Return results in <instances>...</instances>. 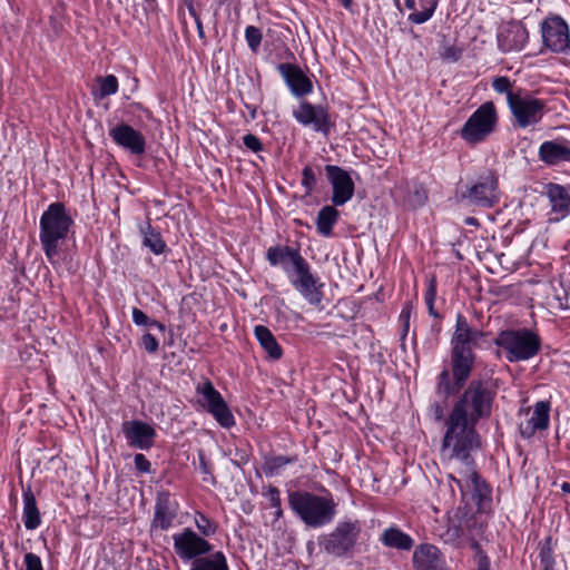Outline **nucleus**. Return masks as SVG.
<instances>
[{
    "mask_svg": "<svg viewBox=\"0 0 570 570\" xmlns=\"http://www.w3.org/2000/svg\"><path fill=\"white\" fill-rule=\"evenodd\" d=\"M198 460H199V471L204 475L203 480L205 482H210L212 484H215V478L212 473V466L209 462L207 461L205 453L203 451L198 452Z\"/></svg>",
    "mask_w": 570,
    "mask_h": 570,
    "instance_id": "45",
    "label": "nucleus"
},
{
    "mask_svg": "<svg viewBox=\"0 0 570 570\" xmlns=\"http://www.w3.org/2000/svg\"><path fill=\"white\" fill-rule=\"evenodd\" d=\"M185 4L193 17H196V10L194 8V0H185Z\"/></svg>",
    "mask_w": 570,
    "mask_h": 570,
    "instance_id": "55",
    "label": "nucleus"
},
{
    "mask_svg": "<svg viewBox=\"0 0 570 570\" xmlns=\"http://www.w3.org/2000/svg\"><path fill=\"white\" fill-rule=\"evenodd\" d=\"M317 179L316 174L312 166H305L302 170V186L306 195H311L316 188Z\"/></svg>",
    "mask_w": 570,
    "mask_h": 570,
    "instance_id": "41",
    "label": "nucleus"
},
{
    "mask_svg": "<svg viewBox=\"0 0 570 570\" xmlns=\"http://www.w3.org/2000/svg\"><path fill=\"white\" fill-rule=\"evenodd\" d=\"M324 171L332 186V203L334 206H343L354 196V181L351 175L340 166L326 165Z\"/></svg>",
    "mask_w": 570,
    "mask_h": 570,
    "instance_id": "13",
    "label": "nucleus"
},
{
    "mask_svg": "<svg viewBox=\"0 0 570 570\" xmlns=\"http://www.w3.org/2000/svg\"><path fill=\"white\" fill-rule=\"evenodd\" d=\"M492 87L498 94L507 95V102L509 104L510 95H519L520 92H513L511 87L512 83L508 77H495L492 80Z\"/></svg>",
    "mask_w": 570,
    "mask_h": 570,
    "instance_id": "44",
    "label": "nucleus"
},
{
    "mask_svg": "<svg viewBox=\"0 0 570 570\" xmlns=\"http://www.w3.org/2000/svg\"><path fill=\"white\" fill-rule=\"evenodd\" d=\"M498 114L492 101L482 104L460 129L461 138L469 145L484 141L495 129Z\"/></svg>",
    "mask_w": 570,
    "mask_h": 570,
    "instance_id": "8",
    "label": "nucleus"
},
{
    "mask_svg": "<svg viewBox=\"0 0 570 570\" xmlns=\"http://www.w3.org/2000/svg\"><path fill=\"white\" fill-rule=\"evenodd\" d=\"M345 8H348L352 3L351 0H342Z\"/></svg>",
    "mask_w": 570,
    "mask_h": 570,
    "instance_id": "60",
    "label": "nucleus"
},
{
    "mask_svg": "<svg viewBox=\"0 0 570 570\" xmlns=\"http://www.w3.org/2000/svg\"><path fill=\"white\" fill-rule=\"evenodd\" d=\"M460 203L481 208H491L500 202L499 180L495 173L487 170L456 195Z\"/></svg>",
    "mask_w": 570,
    "mask_h": 570,
    "instance_id": "7",
    "label": "nucleus"
},
{
    "mask_svg": "<svg viewBox=\"0 0 570 570\" xmlns=\"http://www.w3.org/2000/svg\"><path fill=\"white\" fill-rule=\"evenodd\" d=\"M462 51L455 46H446L441 52V57L449 61H458L461 57Z\"/></svg>",
    "mask_w": 570,
    "mask_h": 570,
    "instance_id": "52",
    "label": "nucleus"
},
{
    "mask_svg": "<svg viewBox=\"0 0 570 570\" xmlns=\"http://www.w3.org/2000/svg\"><path fill=\"white\" fill-rule=\"evenodd\" d=\"M266 259L272 266H281L288 277L293 276L291 274V266L296 273L307 263L298 248L284 245L269 247L266 252Z\"/></svg>",
    "mask_w": 570,
    "mask_h": 570,
    "instance_id": "16",
    "label": "nucleus"
},
{
    "mask_svg": "<svg viewBox=\"0 0 570 570\" xmlns=\"http://www.w3.org/2000/svg\"><path fill=\"white\" fill-rule=\"evenodd\" d=\"M543 45L552 52H563L570 47V33L561 17H549L541 23Z\"/></svg>",
    "mask_w": 570,
    "mask_h": 570,
    "instance_id": "12",
    "label": "nucleus"
},
{
    "mask_svg": "<svg viewBox=\"0 0 570 570\" xmlns=\"http://www.w3.org/2000/svg\"><path fill=\"white\" fill-rule=\"evenodd\" d=\"M150 326H155V327H157L161 332L165 331V325L163 323L158 322V321H155V320H153Z\"/></svg>",
    "mask_w": 570,
    "mask_h": 570,
    "instance_id": "57",
    "label": "nucleus"
},
{
    "mask_svg": "<svg viewBox=\"0 0 570 570\" xmlns=\"http://www.w3.org/2000/svg\"><path fill=\"white\" fill-rule=\"evenodd\" d=\"M179 504L168 491L157 493L151 527L167 530L177 517Z\"/></svg>",
    "mask_w": 570,
    "mask_h": 570,
    "instance_id": "20",
    "label": "nucleus"
},
{
    "mask_svg": "<svg viewBox=\"0 0 570 570\" xmlns=\"http://www.w3.org/2000/svg\"><path fill=\"white\" fill-rule=\"evenodd\" d=\"M338 217L340 213L334 205H326L322 207L316 217V228L318 234L325 237L331 236L333 226L337 223Z\"/></svg>",
    "mask_w": 570,
    "mask_h": 570,
    "instance_id": "33",
    "label": "nucleus"
},
{
    "mask_svg": "<svg viewBox=\"0 0 570 570\" xmlns=\"http://www.w3.org/2000/svg\"><path fill=\"white\" fill-rule=\"evenodd\" d=\"M293 462H295L294 458L285 455L269 456L265 459L262 469L266 476H274L279 473L281 469Z\"/></svg>",
    "mask_w": 570,
    "mask_h": 570,
    "instance_id": "37",
    "label": "nucleus"
},
{
    "mask_svg": "<svg viewBox=\"0 0 570 570\" xmlns=\"http://www.w3.org/2000/svg\"><path fill=\"white\" fill-rule=\"evenodd\" d=\"M189 570H229V567L225 554L217 551L207 557L202 556L195 559Z\"/></svg>",
    "mask_w": 570,
    "mask_h": 570,
    "instance_id": "34",
    "label": "nucleus"
},
{
    "mask_svg": "<svg viewBox=\"0 0 570 570\" xmlns=\"http://www.w3.org/2000/svg\"><path fill=\"white\" fill-rule=\"evenodd\" d=\"M121 430L128 444L135 449L149 450L155 443L156 430L146 422L126 421L122 423Z\"/></svg>",
    "mask_w": 570,
    "mask_h": 570,
    "instance_id": "17",
    "label": "nucleus"
},
{
    "mask_svg": "<svg viewBox=\"0 0 570 570\" xmlns=\"http://www.w3.org/2000/svg\"><path fill=\"white\" fill-rule=\"evenodd\" d=\"M361 530L358 520L340 521L331 532L318 537V546L322 551L332 557H347L357 544Z\"/></svg>",
    "mask_w": 570,
    "mask_h": 570,
    "instance_id": "5",
    "label": "nucleus"
},
{
    "mask_svg": "<svg viewBox=\"0 0 570 570\" xmlns=\"http://www.w3.org/2000/svg\"><path fill=\"white\" fill-rule=\"evenodd\" d=\"M509 108L517 125L527 128L538 124L544 114L546 102L528 94L510 95Z\"/></svg>",
    "mask_w": 570,
    "mask_h": 570,
    "instance_id": "10",
    "label": "nucleus"
},
{
    "mask_svg": "<svg viewBox=\"0 0 570 570\" xmlns=\"http://www.w3.org/2000/svg\"><path fill=\"white\" fill-rule=\"evenodd\" d=\"M465 223H466L468 225H474V226H475V225H478V219H476V218H474V217H468V218L465 219Z\"/></svg>",
    "mask_w": 570,
    "mask_h": 570,
    "instance_id": "59",
    "label": "nucleus"
},
{
    "mask_svg": "<svg viewBox=\"0 0 570 570\" xmlns=\"http://www.w3.org/2000/svg\"><path fill=\"white\" fill-rule=\"evenodd\" d=\"M265 495L268 498L271 508L275 510V521L279 520L283 517L281 491L278 490V488L269 485Z\"/></svg>",
    "mask_w": 570,
    "mask_h": 570,
    "instance_id": "39",
    "label": "nucleus"
},
{
    "mask_svg": "<svg viewBox=\"0 0 570 570\" xmlns=\"http://www.w3.org/2000/svg\"><path fill=\"white\" fill-rule=\"evenodd\" d=\"M288 505L308 528L320 529L331 524L337 514V502L331 492L316 494L304 490L288 491Z\"/></svg>",
    "mask_w": 570,
    "mask_h": 570,
    "instance_id": "2",
    "label": "nucleus"
},
{
    "mask_svg": "<svg viewBox=\"0 0 570 570\" xmlns=\"http://www.w3.org/2000/svg\"><path fill=\"white\" fill-rule=\"evenodd\" d=\"M451 382L450 372L448 370H443L439 375V381L436 385V393L446 400L450 395L455 394L461 390L463 385H458L456 381Z\"/></svg>",
    "mask_w": 570,
    "mask_h": 570,
    "instance_id": "36",
    "label": "nucleus"
},
{
    "mask_svg": "<svg viewBox=\"0 0 570 570\" xmlns=\"http://www.w3.org/2000/svg\"><path fill=\"white\" fill-rule=\"evenodd\" d=\"M142 245L148 247L155 255H160L167 248L161 234L149 223L141 228Z\"/></svg>",
    "mask_w": 570,
    "mask_h": 570,
    "instance_id": "35",
    "label": "nucleus"
},
{
    "mask_svg": "<svg viewBox=\"0 0 570 570\" xmlns=\"http://www.w3.org/2000/svg\"><path fill=\"white\" fill-rule=\"evenodd\" d=\"M110 138L130 154L140 156L146 151L144 135L127 124H119L109 130Z\"/></svg>",
    "mask_w": 570,
    "mask_h": 570,
    "instance_id": "18",
    "label": "nucleus"
},
{
    "mask_svg": "<svg viewBox=\"0 0 570 570\" xmlns=\"http://www.w3.org/2000/svg\"><path fill=\"white\" fill-rule=\"evenodd\" d=\"M478 570H490V561L488 557H481L478 563Z\"/></svg>",
    "mask_w": 570,
    "mask_h": 570,
    "instance_id": "53",
    "label": "nucleus"
},
{
    "mask_svg": "<svg viewBox=\"0 0 570 570\" xmlns=\"http://www.w3.org/2000/svg\"><path fill=\"white\" fill-rule=\"evenodd\" d=\"M497 392L488 380H473L459 396L450 413L478 424L491 416Z\"/></svg>",
    "mask_w": 570,
    "mask_h": 570,
    "instance_id": "4",
    "label": "nucleus"
},
{
    "mask_svg": "<svg viewBox=\"0 0 570 570\" xmlns=\"http://www.w3.org/2000/svg\"><path fill=\"white\" fill-rule=\"evenodd\" d=\"M295 120L305 126L312 127L317 132L328 134L331 130V120L328 111L322 105H313L306 100L299 102L298 107L293 110Z\"/></svg>",
    "mask_w": 570,
    "mask_h": 570,
    "instance_id": "14",
    "label": "nucleus"
},
{
    "mask_svg": "<svg viewBox=\"0 0 570 570\" xmlns=\"http://www.w3.org/2000/svg\"><path fill=\"white\" fill-rule=\"evenodd\" d=\"M495 344L503 348L510 362L527 361L538 354L541 341L530 330L503 331L495 340Z\"/></svg>",
    "mask_w": 570,
    "mask_h": 570,
    "instance_id": "6",
    "label": "nucleus"
},
{
    "mask_svg": "<svg viewBox=\"0 0 570 570\" xmlns=\"http://www.w3.org/2000/svg\"><path fill=\"white\" fill-rule=\"evenodd\" d=\"M444 425L445 433L440 449L441 458L446 462L456 460L462 464L460 471L462 478L449 474V479L458 485L462 493L465 487L480 491L481 479L475 471L472 458V452L481 448L476 424L449 413Z\"/></svg>",
    "mask_w": 570,
    "mask_h": 570,
    "instance_id": "1",
    "label": "nucleus"
},
{
    "mask_svg": "<svg viewBox=\"0 0 570 570\" xmlns=\"http://www.w3.org/2000/svg\"><path fill=\"white\" fill-rule=\"evenodd\" d=\"M475 354L472 347H451V370L458 385H464L474 367Z\"/></svg>",
    "mask_w": 570,
    "mask_h": 570,
    "instance_id": "21",
    "label": "nucleus"
},
{
    "mask_svg": "<svg viewBox=\"0 0 570 570\" xmlns=\"http://www.w3.org/2000/svg\"><path fill=\"white\" fill-rule=\"evenodd\" d=\"M436 297V282L431 279L428 284V288L424 295V301L429 309V314L435 318L440 317L439 313L434 308V302Z\"/></svg>",
    "mask_w": 570,
    "mask_h": 570,
    "instance_id": "43",
    "label": "nucleus"
},
{
    "mask_svg": "<svg viewBox=\"0 0 570 570\" xmlns=\"http://www.w3.org/2000/svg\"><path fill=\"white\" fill-rule=\"evenodd\" d=\"M428 415L435 422L445 421L444 417V405L438 401L431 403L429 406Z\"/></svg>",
    "mask_w": 570,
    "mask_h": 570,
    "instance_id": "46",
    "label": "nucleus"
},
{
    "mask_svg": "<svg viewBox=\"0 0 570 570\" xmlns=\"http://www.w3.org/2000/svg\"><path fill=\"white\" fill-rule=\"evenodd\" d=\"M174 550L184 561H194L212 551V544L190 528L173 535Z\"/></svg>",
    "mask_w": 570,
    "mask_h": 570,
    "instance_id": "11",
    "label": "nucleus"
},
{
    "mask_svg": "<svg viewBox=\"0 0 570 570\" xmlns=\"http://www.w3.org/2000/svg\"><path fill=\"white\" fill-rule=\"evenodd\" d=\"M141 346L146 352L154 354L158 351V340L150 333H146L141 337Z\"/></svg>",
    "mask_w": 570,
    "mask_h": 570,
    "instance_id": "47",
    "label": "nucleus"
},
{
    "mask_svg": "<svg viewBox=\"0 0 570 570\" xmlns=\"http://www.w3.org/2000/svg\"><path fill=\"white\" fill-rule=\"evenodd\" d=\"M561 490L564 493H570V483L569 482H563L562 485H561Z\"/></svg>",
    "mask_w": 570,
    "mask_h": 570,
    "instance_id": "58",
    "label": "nucleus"
},
{
    "mask_svg": "<svg viewBox=\"0 0 570 570\" xmlns=\"http://www.w3.org/2000/svg\"><path fill=\"white\" fill-rule=\"evenodd\" d=\"M276 69L295 97H304L313 91L311 79L298 65L284 62L279 63Z\"/></svg>",
    "mask_w": 570,
    "mask_h": 570,
    "instance_id": "19",
    "label": "nucleus"
},
{
    "mask_svg": "<svg viewBox=\"0 0 570 570\" xmlns=\"http://www.w3.org/2000/svg\"><path fill=\"white\" fill-rule=\"evenodd\" d=\"M254 334L268 357L272 360H279L282 357V347L277 343L269 328L264 325H256L254 328Z\"/></svg>",
    "mask_w": 570,
    "mask_h": 570,
    "instance_id": "31",
    "label": "nucleus"
},
{
    "mask_svg": "<svg viewBox=\"0 0 570 570\" xmlns=\"http://www.w3.org/2000/svg\"><path fill=\"white\" fill-rule=\"evenodd\" d=\"M132 322L138 326H150L153 320H150L141 309L132 308Z\"/></svg>",
    "mask_w": 570,
    "mask_h": 570,
    "instance_id": "51",
    "label": "nucleus"
},
{
    "mask_svg": "<svg viewBox=\"0 0 570 570\" xmlns=\"http://www.w3.org/2000/svg\"><path fill=\"white\" fill-rule=\"evenodd\" d=\"M529 39V32L521 22L505 24L498 35V46L501 51H520Z\"/></svg>",
    "mask_w": 570,
    "mask_h": 570,
    "instance_id": "22",
    "label": "nucleus"
},
{
    "mask_svg": "<svg viewBox=\"0 0 570 570\" xmlns=\"http://www.w3.org/2000/svg\"><path fill=\"white\" fill-rule=\"evenodd\" d=\"M547 195L554 213H559L561 216L570 213V195L563 186L549 184Z\"/></svg>",
    "mask_w": 570,
    "mask_h": 570,
    "instance_id": "30",
    "label": "nucleus"
},
{
    "mask_svg": "<svg viewBox=\"0 0 570 570\" xmlns=\"http://www.w3.org/2000/svg\"><path fill=\"white\" fill-rule=\"evenodd\" d=\"M243 142L246 146V148H248L249 150H252L254 153L261 151L263 149V145H262L261 140L255 135H252V134L245 135L243 137Z\"/></svg>",
    "mask_w": 570,
    "mask_h": 570,
    "instance_id": "49",
    "label": "nucleus"
},
{
    "mask_svg": "<svg viewBox=\"0 0 570 570\" xmlns=\"http://www.w3.org/2000/svg\"><path fill=\"white\" fill-rule=\"evenodd\" d=\"M413 566L416 570H441L443 560L440 550L432 544H420L413 553Z\"/></svg>",
    "mask_w": 570,
    "mask_h": 570,
    "instance_id": "26",
    "label": "nucleus"
},
{
    "mask_svg": "<svg viewBox=\"0 0 570 570\" xmlns=\"http://www.w3.org/2000/svg\"><path fill=\"white\" fill-rule=\"evenodd\" d=\"M196 393L202 396L199 404L210 413L223 428H230L235 419L222 394L214 387L209 380L197 384Z\"/></svg>",
    "mask_w": 570,
    "mask_h": 570,
    "instance_id": "9",
    "label": "nucleus"
},
{
    "mask_svg": "<svg viewBox=\"0 0 570 570\" xmlns=\"http://www.w3.org/2000/svg\"><path fill=\"white\" fill-rule=\"evenodd\" d=\"M294 288L311 304L318 306L323 299V284L312 274L311 266L306 263L295 275L289 276Z\"/></svg>",
    "mask_w": 570,
    "mask_h": 570,
    "instance_id": "15",
    "label": "nucleus"
},
{
    "mask_svg": "<svg viewBox=\"0 0 570 570\" xmlns=\"http://www.w3.org/2000/svg\"><path fill=\"white\" fill-rule=\"evenodd\" d=\"M381 541L385 547L403 551H410L414 546V540L409 534L394 527L384 530Z\"/></svg>",
    "mask_w": 570,
    "mask_h": 570,
    "instance_id": "32",
    "label": "nucleus"
},
{
    "mask_svg": "<svg viewBox=\"0 0 570 570\" xmlns=\"http://www.w3.org/2000/svg\"><path fill=\"white\" fill-rule=\"evenodd\" d=\"M400 317L405 321V326L407 327L409 326V318H410V308L409 307L403 308L402 312H401Z\"/></svg>",
    "mask_w": 570,
    "mask_h": 570,
    "instance_id": "54",
    "label": "nucleus"
},
{
    "mask_svg": "<svg viewBox=\"0 0 570 570\" xmlns=\"http://www.w3.org/2000/svg\"><path fill=\"white\" fill-rule=\"evenodd\" d=\"M245 39H246V42H247L248 47L250 48V50L253 52H256L258 50V48L261 47L262 39H263L261 29H258L254 26L246 27Z\"/></svg>",
    "mask_w": 570,
    "mask_h": 570,
    "instance_id": "42",
    "label": "nucleus"
},
{
    "mask_svg": "<svg viewBox=\"0 0 570 570\" xmlns=\"http://www.w3.org/2000/svg\"><path fill=\"white\" fill-rule=\"evenodd\" d=\"M195 524L197 529L200 531V533L205 537H210L215 534L217 530V525L200 512H197L195 514Z\"/></svg>",
    "mask_w": 570,
    "mask_h": 570,
    "instance_id": "40",
    "label": "nucleus"
},
{
    "mask_svg": "<svg viewBox=\"0 0 570 570\" xmlns=\"http://www.w3.org/2000/svg\"><path fill=\"white\" fill-rule=\"evenodd\" d=\"M99 97L105 98L115 95L118 91V79L114 75L98 78Z\"/></svg>",
    "mask_w": 570,
    "mask_h": 570,
    "instance_id": "38",
    "label": "nucleus"
},
{
    "mask_svg": "<svg viewBox=\"0 0 570 570\" xmlns=\"http://www.w3.org/2000/svg\"><path fill=\"white\" fill-rule=\"evenodd\" d=\"M23 513L22 521L27 530H35L41 523L40 512L37 507L35 494L30 485L23 487Z\"/></svg>",
    "mask_w": 570,
    "mask_h": 570,
    "instance_id": "28",
    "label": "nucleus"
},
{
    "mask_svg": "<svg viewBox=\"0 0 570 570\" xmlns=\"http://www.w3.org/2000/svg\"><path fill=\"white\" fill-rule=\"evenodd\" d=\"M194 18H195V21H196V24H197L198 35H199L200 38H203L204 37V29H203L202 21H200L199 17L197 14Z\"/></svg>",
    "mask_w": 570,
    "mask_h": 570,
    "instance_id": "56",
    "label": "nucleus"
},
{
    "mask_svg": "<svg viewBox=\"0 0 570 570\" xmlns=\"http://www.w3.org/2000/svg\"><path fill=\"white\" fill-rule=\"evenodd\" d=\"M73 220L62 203L56 202L42 213L39 222V239L47 259L55 264L60 245L67 239Z\"/></svg>",
    "mask_w": 570,
    "mask_h": 570,
    "instance_id": "3",
    "label": "nucleus"
},
{
    "mask_svg": "<svg viewBox=\"0 0 570 570\" xmlns=\"http://www.w3.org/2000/svg\"><path fill=\"white\" fill-rule=\"evenodd\" d=\"M24 566L26 570H43L41 559L32 552L24 554Z\"/></svg>",
    "mask_w": 570,
    "mask_h": 570,
    "instance_id": "48",
    "label": "nucleus"
},
{
    "mask_svg": "<svg viewBox=\"0 0 570 570\" xmlns=\"http://www.w3.org/2000/svg\"><path fill=\"white\" fill-rule=\"evenodd\" d=\"M538 157L549 166L570 163V141L566 139L546 140L539 147Z\"/></svg>",
    "mask_w": 570,
    "mask_h": 570,
    "instance_id": "24",
    "label": "nucleus"
},
{
    "mask_svg": "<svg viewBox=\"0 0 570 570\" xmlns=\"http://www.w3.org/2000/svg\"><path fill=\"white\" fill-rule=\"evenodd\" d=\"M483 333L472 327L462 314L456 315L455 330L451 338V347H472L476 345Z\"/></svg>",
    "mask_w": 570,
    "mask_h": 570,
    "instance_id": "25",
    "label": "nucleus"
},
{
    "mask_svg": "<svg viewBox=\"0 0 570 570\" xmlns=\"http://www.w3.org/2000/svg\"><path fill=\"white\" fill-rule=\"evenodd\" d=\"M395 200L409 208H417L424 205L428 196L422 184L415 180H401L392 193Z\"/></svg>",
    "mask_w": 570,
    "mask_h": 570,
    "instance_id": "23",
    "label": "nucleus"
},
{
    "mask_svg": "<svg viewBox=\"0 0 570 570\" xmlns=\"http://www.w3.org/2000/svg\"><path fill=\"white\" fill-rule=\"evenodd\" d=\"M550 405L548 402H537L531 417L525 424L520 425V433L523 438L530 439L538 430H546L549 426Z\"/></svg>",
    "mask_w": 570,
    "mask_h": 570,
    "instance_id": "27",
    "label": "nucleus"
},
{
    "mask_svg": "<svg viewBox=\"0 0 570 570\" xmlns=\"http://www.w3.org/2000/svg\"><path fill=\"white\" fill-rule=\"evenodd\" d=\"M438 0H405V7L412 12L409 21L421 24L426 22L434 13Z\"/></svg>",
    "mask_w": 570,
    "mask_h": 570,
    "instance_id": "29",
    "label": "nucleus"
},
{
    "mask_svg": "<svg viewBox=\"0 0 570 570\" xmlns=\"http://www.w3.org/2000/svg\"><path fill=\"white\" fill-rule=\"evenodd\" d=\"M135 468L141 473H149L151 471V464L141 453H137L134 458Z\"/></svg>",
    "mask_w": 570,
    "mask_h": 570,
    "instance_id": "50",
    "label": "nucleus"
}]
</instances>
